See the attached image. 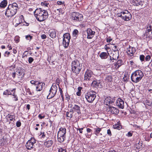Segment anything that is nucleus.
Segmentation results:
<instances>
[{
    "instance_id": "nucleus-1",
    "label": "nucleus",
    "mask_w": 152,
    "mask_h": 152,
    "mask_svg": "<svg viewBox=\"0 0 152 152\" xmlns=\"http://www.w3.org/2000/svg\"><path fill=\"white\" fill-rule=\"evenodd\" d=\"M34 14L37 20L41 22L46 19L48 16L47 11L41 8H37L34 12Z\"/></svg>"
},
{
    "instance_id": "nucleus-2",
    "label": "nucleus",
    "mask_w": 152,
    "mask_h": 152,
    "mask_svg": "<svg viewBox=\"0 0 152 152\" xmlns=\"http://www.w3.org/2000/svg\"><path fill=\"white\" fill-rule=\"evenodd\" d=\"M18 8V4L16 3L10 4L6 10L5 15L8 18L11 17L16 13Z\"/></svg>"
},
{
    "instance_id": "nucleus-3",
    "label": "nucleus",
    "mask_w": 152,
    "mask_h": 152,
    "mask_svg": "<svg viewBox=\"0 0 152 152\" xmlns=\"http://www.w3.org/2000/svg\"><path fill=\"white\" fill-rule=\"evenodd\" d=\"M144 75L143 72L141 70H137L131 74V80L132 82L137 83L142 80Z\"/></svg>"
},
{
    "instance_id": "nucleus-4",
    "label": "nucleus",
    "mask_w": 152,
    "mask_h": 152,
    "mask_svg": "<svg viewBox=\"0 0 152 152\" xmlns=\"http://www.w3.org/2000/svg\"><path fill=\"white\" fill-rule=\"evenodd\" d=\"M82 64L80 63L77 60L72 61L71 64V69L72 73L75 74L77 76L82 69Z\"/></svg>"
},
{
    "instance_id": "nucleus-5",
    "label": "nucleus",
    "mask_w": 152,
    "mask_h": 152,
    "mask_svg": "<svg viewBox=\"0 0 152 152\" xmlns=\"http://www.w3.org/2000/svg\"><path fill=\"white\" fill-rule=\"evenodd\" d=\"M117 16L121 17L125 21L130 20L132 18L131 14L127 10L117 14Z\"/></svg>"
},
{
    "instance_id": "nucleus-6",
    "label": "nucleus",
    "mask_w": 152,
    "mask_h": 152,
    "mask_svg": "<svg viewBox=\"0 0 152 152\" xmlns=\"http://www.w3.org/2000/svg\"><path fill=\"white\" fill-rule=\"evenodd\" d=\"M85 96L87 101L89 103H92L96 98V93L93 91H90L86 93Z\"/></svg>"
},
{
    "instance_id": "nucleus-7",
    "label": "nucleus",
    "mask_w": 152,
    "mask_h": 152,
    "mask_svg": "<svg viewBox=\"0 0 152 152\" xmlns=\"http://www.w3.org/2000/svg\"><path fill=\"white\" fill-rule=\"evenodd\" d=\"M72 19L75 21H82L83 20V15L78 12H73L71 15Z\"/></svg>"
},
{
    "instance_id": "nucleus-8",
    "label": "nucleus",
    "mask_w": 152,
    "mask_h": 152,
    "mask_svg": "<svg viewBox=\"0 0 152 152\" xmlns=\"http://www.w3.org/2000/svg\"><path fill=\"white\" fill-rule=\"evenodd\" d=\"M57 90V87L56 85H53L50 90V93L47 96L48 99H50L53 97L56 94Z\"/></svg>"
},
{
    "instance_id": "nucleus-9",
    "label": "nucleus",
    "mask_w": 152,
    "mask_h": 152,
    "mask_svg": "<svg viewBox=\"0 0 152 152\" xmlns=\"http://www.w3.org/2000/svg\"><path fill=\"white\" fill-rule=\"evenodd\" d=\"M93 73L90 70L87 69L84 75V80L87 81H92L93 79Z\"/></svg>"
},
{
    "instance_id": "nucleus-10",
    "label": "nucleus",
    "mask_w": 152,
    "mask_h": 152,
    "mask_svg": "<svg viewBox=\"0 0 152 152\" xmlns=\"http://www.w3.org/2000/svg\"><path fill=\"white\" fill-rule=\"evenodd\" d=\"M36 141L34 137H31L30 139L28 140L26 143V147L28 150H31L34 148V144L36 143Z\"/></svg>"
},
{
    "instance_id": "nucleus-11",
    "label": "nucleus",
    "mask_w": 152,
    "mask_h": 152,
    "mask_svg": "<svg viewBox=\"0 0 152 152\" xmlns=\"http://www.w3.org/2000/svg\"><path fill=\"white\" fill-rule=\"evenodd\" d=\"M147 30L144 34L145 36H146L147 38L152 39V26L151 25H148L147 28Z\"/></svg>"
},
{
    "instance_id": "nucleus-12",
    "label": "nucleus",
    "mask_w": 152,
    "mask_h": 152,
    "mask_svg": "<svg viewBox=\"0 0 152 152\" xmlns=\"http://www.w3.org/2000/svg\"><path fill=\"white\" fill-rule=\"evenodd\" d=\"M91 86L93 87L99 88H101L102 86L101 81L97 80H93L91 84Z\"/></svg>"
},
{
    "instance_id": "nucleus-13",
    "label": "nucleus",
    "mask_w": 152,
    "mask_h": 152,
    "mask_svg": "<svg viewBox=\"0 0 152 152\" xmlns=\"http://www.w3.org/2000/svg\"><path fill=\"white\" fill-rule=\"evenodd\" d=\"M69 106L73 109L74 111L77 112L78 114L81 113L80 107L79 106L75 104L73 105L72 104H70Z\"/></svg>"
},
{
    "instance_id": "nucleus-14",
    "label": "nucleus",
    "mask_w": 152,
    "mask_h": 152,
    "mask_svg": "<svg viewBox=\"0 0 152 152\" xmlns=\"http://www.w3.org/2000/svg\"><path fill=\"white\" fill-rule=\"evenodd\" d=\"M124 101L119 98L118 99L116 102V105L121 109L124 108Z\"/></svg>"
},
{
    "instance_id": "nucleus-15",
    "label": "nucleus",
    "mask_w": 152,
    "mask_h": 152,
    "mask_svg": "<svg viewBox=\"0 0 152 152\" xmlns=\"http://www.w3.org/2000/svg\"><path fill=\"white\" fill-rule=\"evenodd\" d=\"M114 101V99L111 98L110 97H107L104 100V103L106 105H108L109 104H112Z\"/></svg>"
},
{
    "instance_id": "nucleus-16",
    "label": "nucleus",
    "mask_w": 152,
    "mask_h": 152,
    "mask_svg": "<svg viewBox=\"0 0 152 152\" xmlns=\"http://www.w3.org/2000/svg\"><path fill=\"white\" fill-rule=\"evenodd\" d=\"M87 38L88 39H91L94 35L95 32L93 31L90 28H88L87 30Z\"/></svg>"
},
{
    "instance_id": "nucleus-17",
    "label": "nucleus",
    "mask_w": 152,
    "mask_h": 152,
    "mask_svg": "<svg viewBox=\"0 0 152 152\" xmlns=\"http://www.w3.org/2000/svg\"><path fill=\"white\" fill-rule=\"evenodd\" d=\"M126 52L128 55L130 56H132L135 52V50L134 48L130 46L127 48Z\"/></svg>"
},
{
    "instance_id": "nucleus-18",
    "label": "nucleus",
    "mask_w": 152,
    "mask_h": 152,
    "mask_svg": "<svg viewBox=\"0 0 152 152\" xmlns=\"http://www.w3.org/2000/svg\"><path fill=\"white\" fill-rule=\"evenodd\" d=\"M109 112L111 113L114 114H117L119 113V110L116 108L113 107H109Z\"/></svg>"
},
{
    "instance_id": "nucleus-19",
    "label": "nucleus",
    "mask_w": 152,
    "mask_h": 152,
    "mask_svg": "<svg viewBox=\"0 0 152 152\" xmlns=\"http://www.w3.org/2000/svg\"><path fill=\"white\" fill-rule=\"evenodd\" d=\"M70 39H65L64 38H63L62 43L63 46L65 48H66L68 46Z\"/></svg>"
},
{
    "instance_id": "nucleus-20",
    "label": "nucleus",
    "mask_w": 152,
    "mask_h": 152,
    "mask_svg": "<svg viewBox=\"0 0 152 152\" xmlns=\"http://www.w3.org/2000/svg\"><path fill=\"white\" fill-rule=\"evenodd\" d=\"M45 85V83L42 82H39L36 87V90L37 91H40L42 89V87Z\"/></svg>"
},
{
    "instance_id": "nucleus-21",
    "label": "nucleus",
    "mask_w": 152,
    "mask_h": 152,
    "mask_svg": "<svg viewBox=\"0 0 152 152\" xmlns=\"http://www.w3.org/2000/svg\"><path fill=\"white\" fill-rule=\"evenodd\" d=\"M109 55L107 51V52H102L100 54L99 56L102 59H106L108 58Z\"/></svg>"
},
{
    "instance_id": "nucleus-22",
    "label": "nucleus",
    "mask_w": 152,
    "mask_h": 152,
    "mask_svg": "<svg viewBox=\"0 0 152 152\" xmlns=\"http://www.w3.org/2000/svg\"><path fill=\"white\" fill-rule=\"evenodd\" d=\"M53 143V141L51 140H46L44 143L45 146L47 148L51 147Z\"/></svg>"
},
{
    "instance_id": "nucleus-23",
    "label": "nucleus",
    "mask_w": 152,
    "mask_h": 152,
    "mask_svg": "<svg viewBox=\"0 0 152 152\" xmlns=\"http://www.w3.org/2000/svg\"><path fill=\"white\" fill-rule=\"evenodd\" d=\"M49 36L52 38H55L56 37V32L54 29L51 30L49 31Z\"/></svg>"
},
{
    "instance_id": "nucleus-24",
    "label": "nucleus",
    "mask_w": 152,
    "mask_h": 152,
    "mask_svg": "<svg viewBox=\"0 0 152 152\" xmlns=\"http://www.w3.org/2000/svg\"><path fill=\"white\" fill-rule=\"evenodd\" d=\"M66 129L65 128L61 127L58 131V134L66 136Z\"/></svg>"
},
{
    "instance_id": "nucleus-25",
    "label": "nucleus",
    "mask_w": 152,
    "mask_h": 152,
    "mask_svg": "<svg viewBox=\"0 0 152 152\" xmlns=\"http://www.w3.org/2000/svg\"><path fill=\"white\" fill-rule=\"evenodd\" d=\"M66 137V136L63 135H59V134H58L57 135V140L58 142L60 143H62L63 142Z\"/></svg>"
},
{
    "instance_id": "nucleus-26",
    "label": "nucleus",
    "mask_w": 152,
    "mask_h": 152,
    "mask_svg": "<svg viewBox=\"0 0 152 152\" xmlns=\"http://www.w3.org/2000/svg\"><path fill=\"white\" fill-rule=\"evenodd\" d=\"M7 118H9L11 121H13L14 122L15 121V116L14 115H11L8 114L6 116Z\"/></svg>"
},
{
    "instance_id": "nucleus-27",
    "label": "nucleus",
    "mask_w": 152,
    "mask_h": 152,
    "mask_svg": "<svg viewBox=\"0 0 152 152\" xmlns=\"http://www.w3.org/2000/svg\"><path fill=\"white\" fill-rule=\"evenodd\" d=\"M112 54H113L112 57L113 59L115 60H117L119 56V52H114Z\"/></svg>"
},
{
    "instance_id": "nucleus-28",
    "label": "nucleus",
    "mask_w": 152,
    "mask_h": 152,
    "mask_svg": "<svg viewBox=\"0 0 152 152\" xmlns=\"http://www.w3.org/2000/svg\"><path fill=\"white\" fill-rule=\"evenodd\" d=\"M113 77L111 75H107L105 79V81L107 83L111 82L112 81Z\"/></svg>"
},
{
    "instance_id": "nucleus-29",
    "label": "nucleus",
    "mask_w": 152,
    "mask_h": 152,
    "mask_svg": "<svg viewBox=\"0 0 152 152\" xmlns=\"http://www.w3.org/2000/svg\"><path fill=\"white\" fill-rule=\"evenodd\" d=\"M17 75L19 78H22L24 76V74L23 72V70H19L18 71Z\"/></svg>"
},
{
    "instance_id": "nucleus-30",
    "label": "nucleus",
    "mask_w": 152,
    "mask_h": 152,
    "mask_svg": "<svg viewBox=\"0 0 152 152\" xmlns=\"http://www.w3.org/2000/svg\"><path fill=\"white\" fill-rule=\"evenodd\" d=\"M95 128H94V129L95 130L94 133L96 135L98 136V134L99 133L101 130V128L98 127L94 126Z\"/></svg>"
},
{
    "instance_id": "nucleus-31",
    "label": "nucleus",
    "mask_w": 152,
    "mask_h": 152,
    "mask_svg": "<svg viewBox=\"0 0 152 152\" xmlns=\"http://www.w3.org/2000/svg\"><path fill=\"white\" fill-rule=\"evenodd\" d=\"M7 4V1L6 0H4L0 3V7H1L4 8L6 7Z\"/></svg>"
},
{
    "instance_id": "nucleus-32",
    "label": "nucleus",
    "mask_w": 152,
    "mask_h": 152,
    "mask_svg": "<svg viewBox=\"0 0 152 152\" xmlns=\"http://www.w3.org/2000/svg\"><path fill=\"white\" fill-rule=\"evenodd\" d=\"M132 2L134 6H137L140 5L141 2L136 0H133Z\"/></svg>"
},
{
    "instance_id": "nucleus-33",
    "label": "nucleus",
    "mask_w": 152,
    "mask_h": 152,
    "mask_svg": "<svg viewBox=\"0 0 152 152\" xmlns=\"http://www.w3.org/2000/svg\"><path fill=\"white\" fill-rule=\"evenodd\" d=\"M122 64V61L121 60H119L117 61V63L115 64V65L116 66H118V68L120 67Z\"/></svg>"
},
{
    "instance_id": "nucleus-34",
    "label": "nucleus",
    "mask_w": 152,
    "mask_h": 152,
    "mask_svg": "<svg viewBox=\"0 0 152 152\" xmlns=\"http://www.w3.org/2000/svg\"><path fill=\"white\" fill-rule=\"evenodd\" d=\"M63 37L65 39H70V34L68 33L64 34L63 35Z\"/></svg>"
},
{
    "instance_id": "nucleus-35",
    "label": "nucleus",
    "mask_w": 152,
    "mask_h": 152,
    "mask_svg": "<svg viewBox=\"0 0 152 152\" xmlns=\"http://www.w3.org/2000/svg\"><path fill=\"white\" fill-rule=\"evenodd\" d=\"M142 143L140 142L136 144L135 146L137 149H140L142 148Z\"/></svg>"
},
{
    "instance_id": "nucleus-36",
    "label": "nucleus",
    "mask_w": 152,
    "mask_h": 152,
    "mask_svg": "<svg viewBox=\"0 0 152 152\" xmlns=\"http://www.w3.org/2000/svg\"><path fill=\"white\" fill-rule=\"evenodd\" d=\"M66 115L67 117L69 118H71L73 116V113L67 112L66 113Z\"/></svg>"
},
{
    "instance_id": "nucleus-37",
    "label": "nucleus",
    "mask_w": 152,
    "mask_h": 152,
    "mask_svg": "<svg viewBox=\"0 0 152 152\" xmlns=\"http://www.w3.org/2000/svg\"><path fill=\"white\" fill-rule=\"evenodd\" d=\"M145 59V57L143 55H140V61L142 62L144 61Z\"/></svg>"
},
{
    "instance_id": "nucleus-38",
    "label": "nucleus",
    "mask_w": 152,
    "mask_h": 152,
    "mask_svg": "<svg viewBox=\"0 0 152 152\" xmlns=\"http://www.w3.org/2000/svg\"><path fill=\"white\" fill-rule=\"evenodd\" d=\"M113 128L114 129H120V126L118 124H115L113 126Z\"/></svg>"
},
{
    "instance_id": "nucleus-39",
    "label": "nucleus",
    "mask_w": 152,
    "mask_h": 152,
    "mask_svg": "<svg viewBox=\"0 0 152 152\" xmlns=\"http://www.w3.org/2000/svg\"><path fill=\"white\" fill-rule=\"evenodd\" d=\"M58 152H66V149L60 148L58 149Z\"/></svg>"
},
{
    "instance_id": "nucleus-40",
    "label": "nucleus",
    "mask_w": 152,
    "mask_h": 152,
    "mask_svg": "<svg viewBox=\"0 0 152 152\" xmlns=\"http://www.w3.org/2000/svg\"><path fill=\"white\" fill-rule=\"evenodd\" d=\"M34 60V59L32 57H30L28 58V61L29 64H31Z\"/></svg>"
},
{
    "instance_id": "nucleus-41",
    "label": "nucleus",
    "mask_w": 152,
    "mask_h": 152,
    "mask_svg": "<svg viewBox=\"0 0 152 152\" xmlns=\"http://www.w3.org/2000/svg\"><path fill=\"white\" fill-rule=\"evenodd\" d=\"M21 125V123L20 121H17L16 123V125L18 127H20Z\"/></svg>"
},
{
    "instance_id": "nucleus-42",
    "label": "nucleus",
    "mask_w": 152,
    "mask_h": 152,
    "mask_svg": "<svg viewBox=\"0 0 152 152\" xmlns=\"http://www.w3.org/2000/svg\"><path fill=\"white\" fill-rule=\"evenodd\" d=\"M112 57H111V56H110V59L109 60V63L110 64H112L113 63V61L112 60H114L113 59Z\"/></svg>"
},
{
    "instance_id": "nucleus-43",
    "label": "nucleus",
    "mask_w": 152,
    "mask_h": 152,
    "mask_svg": "<svg viewBox=\"0 0 152 152\" xmlns=\"http://www.w3.org/2000/svg\"><path fill=\"white\" fill-rule=\"evenodd\" d=\"M133 134L132 131H130L127 134H126V136L128 137H130L132 136Z\"/></svg>"
},
{
    "instance_id": "nucleus-44",
    "label": "nucleus",
    "mask_w": 152,
    "mask_h": 152,
    "mask_svg": "<svg viewBox=\"0 0 152 152\" xmlns=\"http://www.w3.org/2000/svg\"><path fill=\"white\" fill-rule=\"evenodd\" d=\"M145 60L146 61H148L151 59V56L149 55H147L145 57Z\"/></svg>"
},
{
    "instance_id": "nucleus-45",
    "label": "nucleus",
    "mask_w": 152,
    "mask_h": 152,
    "mask_svg": "<svg viewBox=\"0 0 152 152\" xmlns=\"http://www.w3.org/2000/svg\"><path fill=\"white\" fill-rule=\"evenodd\" d=\"M57 3V4L59 5H64V2H62L61 1H58Z\"/></svg>"
},
{
    "instance_id": "nucleus-46",
    "label": "nucleus",
    "mask_w": 152,
    "mask_h": 152,
    "mask_svg": "<svg viewBox=\"0 0 152 152\" xmlns=\"http://www.w3.org/2000/svg\"><path fill=\"white\" fill-rule=\"evenodd\" d=\"M78 33V30L77 29H75L74 30V31L73 32V34L74 35H76Z\"/></svg>"
},
{
    "instance_id": "nucleus-47",
    "label": "nucleus",
    "mask_w": 152,
    "mask_h": 152,
    "mask_svg": "<svg viewBox=\"0 0 152 152\" xmlns=\"http://www.w3.org/2000/svg\"><path fill=\"white\" fill-rule=\"evenodd\" d=\"M10 93V91H9L8 90H6L4 92L3 94L6 95L8 94V93Z\"/></svg>"
},
{
    "instance_id": "nucleus-48",
    "label": "nucleus",
    "mask_w": 152,
    "mask_h": 152,
    "mask_svg": "<svg viewBox=\"0 0 152 152\" xmlns=\"http://www.w3.org/2000/svg\"><path fill=\"white\" fill-rule=\"evenodd\" d=\"M112 40V39L110 38V37H109L108 38H107L106 39L107 42L108 43L110 42Z\"/></svg>"
},
{
    "instance_id": "nucleus-49",
    "label": "nucleus",
    "mask_w": 152,
    "mask_h": 152,
    "mask_svg": "<svg viewBox=\"0 0 152 152\" xmlns=\"http://www.w3.org/2000/svg\"><path fill=\"white\" fill-rule=\"evenodd\" d=\"M4 139L3 138H2L0 140V145H2L4 144Z\"/></svg>"
},
{
    "instance_id": "nucleus-50",
    "label": "nucleus",
    "mask_w": 152,
    "mask_h": 152,
    "mask_svg": "<svg viewBox=\"0 0 152 152\" xmlns=\"http://www.w3.org/2000/svg\"><path fill=\"white\" fill-rule=\"evenodd\" d=\"M29 38H30V40H31L32 39V36H31L30 35L26 36V39L29 40Z\"/></svg>"
},
{
    "instance_id": "nucleus-51",
    "label": "nucleus",
    "mask_w": 152,
    "mask_h": 152,
    "mask_svg": "<svg viewBox=\"0 0 152 152\" xmlns=\"http://www.w3.org/2000/svg\"><path fill=\"white\" fill-rule=\"evenodd\" d=\"M107 133L110 136H111L112 135L111 131L110 129L107 130Z\"/></svg>"
},
{
    "instance_id": "nucleus-52",
    "label": "nucleus",
    "mask_w": 152,
    "mask_h": 152,
    "mask_svg": "<svg viewBox=\"0 0 152 152\" xmlns=\"http://www.w3.org/2000/svg\"><path fill=\"white\" fill-rule=\"evenodd\" d=\"M113 50L114 52H118V49L117 48V46H115L113 47Z\"/></svg>"
},
{
    "instance_id": "nucleus-53",
    "label": "nucleus",
    "mask_w": 152,
    "mask_h": 152,
    "mask_svg": "<svg viewBox=\"0 0 152 152\" xmlns=\"http://www.w3.org/2000/svg\"><path fill=\"white\" fill-rule=\"evenodd\" d=\"M30 83L31 84H32L36 85V83H37V81H35L34 80H32L30 81Z\"/></svg>"
},
{
    "instance_id": "nucleus-54",
    "label": "nucleus",
    "mask_w": 152,
    "mask_h": 152,
    "mask_svg": "<svg viewBox=\"0 0 152 152\" xmlns=\"http://www.w3.org/2000/svg\"><path fill=\"white\" fill-rule=\"evenodd\" d=\"M41 37L42 39H45L46 38V36L45 34H42L41 36Z\"/></svg>"
},
{
    "instance_id": "nucleus-55",
    "label": "nucleus",
    "mask_w": 152,
    "mask_h": 152,
    "mask_svg": "<svg viewBox=\"0 0 152 152\" xmlns=\"http://www.w3.org/2000/svg\"><path fill=\"white\" fill-rule=\"evenodd\" d=\"M83 128H77V130H79V132H80V133H83V131H82V130L83 129Z\"/></svg>"
},
{
    "instance_id": "nucleus-56",
    "label": "nucleus",
    "mask_w": 152,
    "mask_h": 152,
    "mask_svg": "<svg viewBox=\"0 0 152 152\" xmlns=\"http://www.w3.org/2000/svg\"><path fill=\"white\" fill-rule=\"evenodd\" d=\"M10 52H8L7 51H6L5 52V56H8L9 55H10Z\"/></svg>"
},
{
    "instance_id": "nucleus-57",
    "label": "nucleus",
    "mask_w": 152,
    "mask_h": 152,
    "mask_svg": "<svg viewBox=\"0 0 152 152\" xmlns=\"http://www.w3.org/2000/svg\"><path fill=\"white\" fill-rule=\"evenodd\" d=\"M16 74V73L15 72H13L12 74V76L13 78L15 77Z\"/></svg>"
},
{
    "instance_id": "nucleus-58",
    "label": "nucleus",
    "mask_w": 152,
    "mask_h": 152,
    "mask_svg": "<svg viewBox=\"0 0 152 152\" xmlns=\"http://www.w3.org/2000/svg\"><path fill=\"white\" fill-rule=\"evenodd\" d=\"M15 40L17 43L19 41V39L18 37H16L15 38Z\"/></svg>"
},
{
    "instance_id": "nucleus-59",
    "label": "nucleus",
    "mask_w": 152,
    "mask_h": 152,
    "mask_svg": "<svg viewBox=\"0 0 152 152\" xmlns=\"http://www.w3.org/2000/svg\"><path fill=\"white\" fill-rule=\"evenodd\" d=\"M13 95L14 96V98L15 99H14V100L15 101H17L18 100V97H17V96H16L15 95V94H14V95Z\"/></svg>"
},
{
    "instance_id": "nucleus-60",
    "label": "nucleus",
    "mask_w": 152,
    "mask_h": 152,
    "mask_svg": "<svg viewBox=\"0 0 152 152\" xmlns=\"http://www.w3.org/2000/svg\"><path fill=\"white\" fill-rule=\"evenodd\" d=\"M86 131L88 133H90L91 132L92 130L90 128H88L86 129Z\"/></svg>"
},
{
    "instance_id": "nucleus-61",
    "label": "nucleus",
    "mask_w": 152,
    "mask_h": 152,
    "mask_svg": "<svg viewBox=\"0 0 152 152\" xmlns=\"http://www.w3.org/2000/svg\"><path fill=\"white\" fill-rule=\"evenodd\" d=\"M82 87H79L78 88V92H81V90L82 89Z\"/></svg>"
},
{
    "instance_id": "nucleus-62",
    "label": "nucleus",
    "mask_w": 152,
    "mask_h": 152,
    "mask_svg": "<svg viewBox=\"0 0 152 152\" xmlns=\"http://www.w3.org/2000/svg\"><path fill=\"white\" fill-rule=\"evenodd\" d=\"M104 48L106 50H107L110 48L108 47L107 46V45H106L104 46Z\"/></svg>"
},
{
    "instance_id": "nucleus-63",
    "label": "nucleus",
    "mask_w": 152,
    "mask_h": 152,
    "mask_svg": "<svg viewBox=\"0 0 152 152\" xmlns=\"http://www.w3.org/2000/svg\"><path fill=\"white\" fill-rule=\"evenodd\" d=\"M38 117L40 119H42L43 118H44V116H41V115L40 114H39L38 115Z\"/></svg>"
},
{
    "instance_id": "nucleus-64",
    "label": "nucleus",
    "mask_w": 152,
    "mask_h": 152,
    "mask_svg": "<svg viewBox=\"0 0 152 152\" xmlns=\"http://www.w3.org/2000/svg\"><path fill=\"white\" fill-rule=\"evenodd\" d=\"M41 135H42L41 137H42L43 138H45V134H44V132L42 134H41Z\"/></svg>"
}]
</instances>
